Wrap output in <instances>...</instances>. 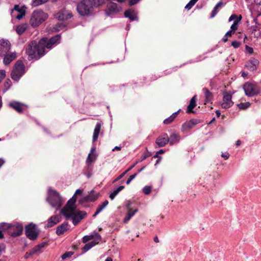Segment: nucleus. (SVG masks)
Returning <instances> with one entry per match:
<instances>
[{"instance_id":"f257e3e1","label":"nucleus","mask_w":261,"mask_h":261,"mask_svg":"<svg viewBox=\"0 0 261 261\" xmlns=\"http://www.w3.org/2000/svg\"><path fill=\"white\" fill-rule=\"evenodd\" d=\"M61 36L57 35L49 39L42 38L38 42H31L26 48V54L28 56L29 60H39L46 54V49H50L53 45L60 41Z\"/></svg>"},{"instance_id":"f03ea898","label":"nucleus","mask_w":261,"mask_h":261,"mask_svg":"<svg viewBox=\"0 0 261 261\" xmlns=\"http://www.w3.org/2000/svg\"><path fill=\"white\" fill-rule=\"evenodd\" d=\"M104 0H82L77 5L76 10L81 16L91 14L94 7L99 6L103 4Z\"/></svg>"},{"instance_id":"7ed1b4c3","label":"nucleus","mask_w":261,"mask_h":261,"mask_svg":"<svg viewBox=\"0 0 261 261\" xmlns=\"http://www.w3.org/2000/svg\"><path fill=\"white\" fill-rule=\"evenodd\" d=\"M0 229L7 231L13 237H17L22 234L23 227L22 224L17 222L13 223L3 222L0 223Z\"/></svg>"},{"instance_id":"20e7f679","label":"nucleus","mask_w":261,"mask_h":261,"mask_svg":"<svg viewBox=\"0 0 261 261\" xmlns=\"http://www.w3.org/2000/svg\"><path fill=\"white\" fill-rule=\"evenodd\" d=\"M48 14L41 9L34 10L32 14L30 23L35 28L38 27L48 18Z\"/></svg>"},{"instance_id":"39448f33","label":"nucleus","mask_w":261,"mask_h":261,"mask_svg":"<svg viewBox=\"0 0 261 261\" xmlns=\"http://www.w3.org/2000/svg\"><path fill=\"white\" fill-rule=\"evenodd\" d=\"M47 201L53 207L58 209L61 207L62 204V197L59 193L55 190H49Z\"/></svg>"},{"instance_id":"423d86ee","label":"nucleus","mask_w":261,"mask_h":261,"mask_svg":"<svg viewBox=\"0 0 261 261\" xmlns=\"http://www.w3.org/2000/svg\"><path fill=\"white\" fill-rule=\"evenodd\" d=\"M24 68V65L21 60L16 61L11 73V78L15 81H18L25 72Z\"/></svg>"},{"instance_id":"0eeeda50","label":"nucleus","mask_w":261,"mask_h":261,"mask_svg":"<svg viewBox=\"0 0 261 261\" xmlns=\"http://www.w3.org/2000/svg\"><path fill=\"white\" fill-rule=\"evenodd\" d=\"M243 88L246 95L248 97L257 95L260 93V89L255 84L246 82L244 84Z\"/></svg>"},{"instance_id":"6e6552de","label":"nucleus","mask_w":261,"mask_h":261,"mask_svg":"<svg viewBox=\"0 0 261 261\" xmlns=\"http://www.w3.org/2000/svg\"><path fill=\"white\" fill-rule=\"evenodd\" d=\"M25 234L30 240L33 241L36 240L39 235L36 225L32 222L30 223L25 226Z\"/></svg>"},{"instance_id":"1a4fd4ad","label":"nucleus","mask_w":261,"mask_h":261,"mask_svg":"<svg viewBox=\"0 0 261 261\" xmlns=\"http://www.w3.org/2000/svg\"><path fill=\"white\" fill-rule=\"evenodd\" d=\"M75 202H73V201H71V200L69 199L68 201L66 206L62 209L61 213L66 219H69L70 218L71 214L75 211Z\"/></svg>"},{"instance_id":"9d476101","label":"nucleus","mask_w":261,"mask_h":261,"mask_svg":"<svg viewBox=\"0 0 261 261\" xmlns=\"http://www.w3.org/2000/svg\"><path fill=\"white\" fill-rule=\"evenodd\" d=\"M231 99L232 94L230 92H224L223 93V102L221 104L222 108L227 109L231 107L233 104Z\"/></svg>"},{"instance_id":"9b49d317","label":"nucleus","mask_w":261,"mask_h":261,"mask_svg":"<svg viewBox=\"0 0 261 261\" xmlns=\"http://www.w3.org/2000/svg\"><path fill=\"white\" fill-rule=\"evenodd\" d=\"M87 215L86 213L83 211H78L71 214V218L72 219V223L74 225H76L79 223L84 218L85 216Z\"/></svg>"},{"instance_id":"f8f14e48","label":"nucleus","mask_w":261,"mask_h":261,"mask_svg":"<svg viewBox=\"0 0 261 261\" xmlns=\"http://www.w3.org/2000/svg\"><path fill=\"white\" fill-rule=\"evenodd\" d=\"M11 48V43L8 40H0V57L8 53Z\"/></svg>"},{"instance_id":"ddd939ff","label":"nucleus","mask_w":261,"mask_h":261,"mask_svg":"<svg viewBox=\"0 0 261 261\" xmlns=\"http://www.w3.org/2000/svg\"><path fill=\"white\" fill-rule=\"evenodd\" d=\"M200 122L201 121L199 119H192L182 125L181 130L182 132H187Z\"/></svg>"},{"instance_id":"4468645a","label":"nucleus","mask_w":261,"mask_h":261,"mask_svg":"<svg viewBox=\"0 0 261 261\" xmlns=\"http://www.w3.org/2000/svg\"><path fill=\"white\" fill-rule=\"evenodd\" d=\"M169 141V137L166 133H163L156 139L155 143L158 147H164Z\"/></svg>"},{"instance_id":"2eb2a0df","label":"nucleus","mask_w":261,"mask_h":261,"mask_svg":"<svg viewBox=\"0 0 261 261\" xmlns=\"http://www.w3.org/2000/svg\"><path fill=\"white\" fill-rule=\"evenodd\" d=\"M9 106L20 114L22 113L25 109L24 108L27 107L25 104L17 101L10 102Z\"/></svg>"},{"instance_id":"dca6fc26","label":"nucleus","mask_w":261,"mask_h":261,"mask_svg":"<svg viewBox=\"0 0 261 261\" xmlns=\"http://www.w3.org/2000/svg\"><path fill=\"white\" fill-rule=\"evenodd\" d=\"M101 238L100 235L97 232L95 233V240L86 244L83 248V250L85 252L88 251L89 249H90L91 248H92L95 245L97 244L99 242V241L101 240Z\"/></svg>"},{"instance_id":"f3484780","label":"nucleus","mask_w":261,"mask_h":261,"mask_svg":"<svg viewBox=\"0 0 261 261\" xmlns=\"http://www.w3.org/2000/svg\"><path fill=\"white\" fill-rule=\"evenodd\" d=\"M61 220L60 217L58 215H54L50 217L47 220L46 225H45V228L51 227L58 223Z\"/></svg>"},{"instance_id":"a211bd4d","label":"nucleus","mask_w":261,"mask_h":261,"mask_svg":"<svg viewBox=\"0 0 261 261\" xmlns=\"http://www.w3.org/2000/svg\"><path fill=\"white\" fill-rule=\"evenodd\" d=\"M259 64L258 60L255 58H251L246 64V67L250 71H254L257 69V66Z\"/></svg>"},{"instance_id":"6ab92c4d","label":"nucleus","mask_w":261,"mask_h":261,"mask_svg":"<svg viewBox=\"0 0 261 261\" xmlns=\"http://www.w3.org/2000/svg\"><path fill=\"white\" fill-rule=\"evenodd\" d=\"M98 195L97 194H94V191H92L90 194L83 197L80 200L79 202L81 204L87 202L88 201L94 202L98 198Z\"/></svg>"},{"instance_id":"aec40b11","label":"nucleus","mask_w":261,"mask_h":261,"mask_svg":"<svg viewBox=\"0 0 261 261\" xmlns=\"http://www.w3.org/2000/svg\"><path fill=\"white\" fill-rule=\"evenodd\" d=\"M3 62L5 65L9 64L12 61L16 58V53H7L3 56Z\"/></svg>"},{"instance_id":"412c9836","label":"nucleus","mask_w":261,"mask_h":261,"mask_svg":"<svg viewBox=\"0 0 261 261\" xmlns=\"http://www.w3.org/2000/svg\"><path fill=\"white\" fill-rule=\"evenodd\" d=\"M124 15L125 17L128 18L131 21L138 20L137 14L134 10L128 9L125 10Z\"/></svg>"},{"instance_id":"4be33fe9","label":"nucleus","mask_w":261,"mask_h":261,"mask_svg":"<svg viewBox=\"0 0 261 261\" xmlns=\"http://www.w3.org/2000/svg\"><path fill=\"white\" fill-rule=\"evenodd\" d=\"M68 223L64 222L62 224L59 225L56 229V234L58 236H61L68 229Z\"/></svg>"},{"instance_id":"5701e85b","label":"nucleus","mask_w":261,"mask_h":261,"mask_svg":"<svg viewBox=\"0 0 261 261\" xmlns=\"http://www.w3.org/2000/svg\"><path fill=\"white\" fill-rule=\"evenodd\" d=\"M180 139V137L178 134L173 133L170 135V137H169V141L168 143H169L171 145H172L178 143Z\"/></svg>"},{"instance_id":"b1692460","label":"nucleus","mask_w":261,"mask_h":261,"mask_svg":"<svg viewBox=\"0 0 261 261\" xmlns=\"http://www.w3.org/2000/svg\"><path fill=\"white\" fill-rule=\"evenodd\" d=\"M202 91L204 94L205 102H210L212 101L214 98L213 93L207 88H203Z\"/></svg>"},{"instance_id":"393cba45","label":"nucleus","mask_w":261,"mask_h":261,"mask_svg":"<svg viewBox=\"0 0 261 261\" xmlns=\"http://www.w3.org/2000/svg\"><path fill=\"white\" fill-rule=\"evenodd\" d=\"M196 105V96L195 95L190 100V103L187 107V113H194V111H193L192 110L195 107Z\"/></svg>"},{"instance_id":"a878e982","label":"nucleus","mask_w":261,"mask_h":261,"mask_svg":"<svg viewBox=\"0 0 261 261\" xmlns=\"http://www.w3.org/2000/svg\"><path fill=\"white\" fill-rule=\"evenodd\" d=\"M101 125L100 122H97L96 123L93 135V142H95L97 140V138L100 133Z\"/></svg>"},{"instance_id":"bb28decb","label":"nucleus","mask_w":261,"mask_h":261,"mask_svg":"<svg viewBox=\"0 0 261 261\" xmlns=\"http://www.w3.org/2000/svg\"><path fill=\"white\" fill-rule=\"evenodd\" d=\"M180 110H181L179 109L177 112L173 113L170 117H169L168 118L165 119L164 120V123L165 124H170L171 123H172L173 121V120L175 119V118L177 117V115L178 114V113Z\"/></svg>"},{"instance_id":"cd10ccee","label":"nucleus","mask_w":261,"mask_h":261,"mask_svg":"<svg viewBox=\"0 0 261 261\" xmlns=\"http://www.w3.org/2000/svg\"><path fill=\"white\" fill-rule=\"evenodd\" d=\"M71 16H72L71 14L69 13V14L66 15L63 12H60L56 15V18H57L58 20H64L68 19V18H71Z\"/></svg>"},{"instance_id":"c85d7f7f","label":"nucleus","mask_w":261,"mask_h":261,"mask_svg":"<svg viewBox=\"0 0 261 261\" xmlns=\"http://www.w3.org/2000/svg\"><path fill=\"white\" fill-rule=\"evenodd\" d=\"M109 201L107 200H106L101 204H100L98 206L96 212L93 215V217H96L99 213H100L102 210L108 204Z\"/></svg>"},{"instance_id":"c756f323","label":"nucleus","mask_w":261,"mask_h":261,"mask_svg":"<svg viewBox=\"0 0 261 261\" xmlns=\"http://www.w3.org/2000/svg\"><path fill=\"white\" fill-rule=\"evenodd\" d=\"M27 24H22L16 28V31L18 34L21 35L27 30Z\"/></svg>"},{"instance_id":"7c9ffc66","label":"nucleus","mask_w":261,"mask_h":261,"mask_svg":"<svg viewBox=\"0 0 261 261\" xmlns=\"http://www.w3.org/2000/svg\"><path fill=\"white\" fill-rule=\"evenodd\" d=\"M124 189V186H120L117 189L115 190L112 193H111L109 196L111 200L114 199L116 196L123 189Z\"/></svg>"},{"instance_id":"2f4dec72","label":"nucleus","mask_w":261,"mask_h":261,"mask_svg":"<svg viewBox=\"0 0 261 261\" xmlns=\"http://www.w3.org/2000/svg\"><path fill=\"white\" fill-rule=\"evenodd\" d=\"M223 5V3L221 1L217 3L211 14V18H213L217 14V10L218 8L221 7Z\"/></svg>"},{"instance_id":"473e14b6","label":"nucleus","mask_w":261,"mask_h":261,"mask_svg":"<svg viewBox=\"0 0 261 261\" xmlns=\"http://www.w3.org/2000/svg\"><path fill=\"white\" fill-rule=\"evenodd\" d=\"M95 151V148L93 147L91 149L90 152L89 153L87 161H89L90 162H93L96 159V156L95 155H92L94 152Z\"/></svg>"},{"instance_id":"72a5a7b5","label":"nucleus","mask_w":261,"mask_h":261,"mask_svg":"<svg viewBox=\"0 0 261 261\" xmlns=\"http://www.w3.org/2000/svg\"><path fill=\"white\" fill-rule=\"evenodd\" d=\"M237 106L240 110H245L250 106V103L249 102H241L237 104Z\"/></svg>"},{"instance_id":"f704fd0d","label":"nucleus","mask_w":261,"mask_h":261,"mask_svg":"<svg viewBox=\"0 0 261 261\" xmlns=\"http://www.w3.org/2000/svg\"><path fill=\"white\" fill-rule=\"evenodd\" d=\"M26 8H27L26 7L24 6L20 7L19 5H15L14 6V9L13 10H12V11H16L19 12V13H22L23 12L25 13Z\"/></svg>"},{"instance_id":"c9c22d12","label":"nucleus","mask_w":261,"mask_h":261,"mask_svg":"<svg viewBox=\"0 0 261 261\" xmlns=\"http://www.w3.org/2000/svg\"><path fill=\"white\" fill-rule=\"evenodd\" d=\"M241 19L242 16L240 15L239 19H237V20H234L233 24L231 25V30L235 32V31L238 29L239 22L241 21Z\"/></svg>"},{"instance_id":"e433bc0d","label":"nucleus","mask_w":261,"mask_h":261,"mask_svg":"<svg viewBox=\"0 0 261 261\" xmlns=\"http://www.w3.org/2000/svg\"><path fill=\"white\" fill-rule=\"evenodd\" d=\"M117 6L116 4L112 3L108 6V10L110 12L114 13L117 11Z\"/></svg>"},{"instance_id":"4c0bfd02","label":"nucleus","mask_w":261,"mask_h":261,"mask_svg":"<svg viewBox=\"0 0 261 261\" xmlns=\"http://www.w3.org/2000/svg\"><path fill=\"white\" fill-rule=\"evenodd\" d=\"M93 239L95 240V234L90 236H85L83 238V242L86 243Z\"/></svg>"},{"instance_id":"58836bf2","label":"nucleus","mask_w":261,"mask_h":261,"mask_svg":"<svg viewBox=\"0 0 261 261\" xmlns=\"http://www.w3.org/2000/svg\"><path fill=\"white\" fill-rule=\"evenodd\" d=\"M12 82L11 81L8 79L6 80V81L4 83V87L5 89L4 90V93L7 90H8L10 87L11 86Z\"/></svg>"},{"instance_id":"ea45409f","label":"nucleus","mask_w":261,"mask_h":261,"mask_svg":"<svg viewBox=\"0 0 261 261\" xmlns=\"http://www.w3.org/2000/svg\"><path fill=\"white\" fill-rule=\"evenodd\" d=\"M48 0H33L34 6H38L47 2Z\"/></svg>"},{"instance_id":"a19ab883","label":"nucleus","mask_w":261,"mask_h":261,"mask_svg":"<svg viewBox=\"0 0 261 261\" xmlns=\"http://www.w3.org/2000/svg\"><path fill=\"white\" fill-rule=\"evenodd\" d=\"M151 191V187L149 186H146L143 188V192L145 195H148Z\"/></svg>"},{"instance_id":"79ce46f5","label":"nucleus","mask_w":261,"mask_h":261,"mask_svg":"<svg viewBox=\"0 0 261 261\" xmlns=\"http://www.w3.org/2000/svg\"><path fill=\"white\" fill-rule=\"evenodd\" d=\"M73 252L71 251L66 252L61 256V258L62 259L64 260L67 258L71 257L73 255Z\"/></svg>"},{"instance_id":"37998d69","label":"nucleus","mask_w":261,"mask_h":261,"mask_svg":"<svg viewBox=\"0 0 261 261\" xmlns=\"http://www.w3.org/2000/svg\"><path fill=\"white\" fill-rule=\"evenodd\" d=\"M126 173H127V171L123 172L122 173H121L120 175H119L116 178H115L113 181V183H115V182H117V181H118L119 180H120V179H121L125 175V174Z\"/></svg>"},{"instance_id":"c03bdc74","label":"nucleus","mask_w":261,"mask_h":261,"mask_svg":"<svg viewBox=\"0 0 261 261\" xmlns=\"http://www.w3.org/2000/svg\"><path fill=\"white\" fill-rule=\"evenodd\" d=\"M137 174H138V173H137L133 175H130L129 176V177L128 178V179L126 180V184L127 185H129L130 184V182H131V181L136 177Z\"/></svg>"},{"instance_id":"a18cd8bd","label":"nucleus","mask_w":261,"mask_h":261,"mask_svg":"<svg viewBox=\"0 0 261 261\" xmlns=\"http://www.w3.org/2000/svg\"><path fill=\"white\" fill-rule=\"evenodd\" d=\"M240 45H241V42H240L239 41H234L232 42V43H231V45L234 48H237L239 47Z\"/></svg>"},{"instance_id":"49530a36","label":"nucleus","mask_w":261,"mask_h":261,"mask_svg":"<svg viewBox=\"0 0 261 261\" xmlns=\"http://www.w3.org/2000/svg\"><path fill=\"white\" fill-rule=\"evenodd\" d=\"M35 254L34 253H33V251L32 250H31L29 252H26L25 253V255L24 256V258L25 259H28L29 258L30 256H31L32 255Z\"/></svg>"},{"instance_id":"de8ad7c7","label":"nucleus","mask_w":261,"mask_h":261,"mask_svg":"<svg viewBox=\"0 0 261 261\" xmlns=\"http://www.w3.org/2000/svg\"><path fill=\"white\" fill-rule=\"evenodd\" d=\"M6 76V72L5 70H0V83Z\"/></svg>"},{"instance_id":"09e8293b","label":"nucleus","mask_w":261,"mask_h":261,"mask_svg":"<svg viewBox=\"0 0 261 261\" xmlns=\"http://www.w3.org/2000/svg\"><path fill=\"white\" fill-rule=\"evenodd\" d=\"M245 49H246V51L248 53H249V54H251L253 52V48L249 46L248 45H246Z\"/></svg>"},{"instance_id":"8fccbe9b","label":"nucleus","mask_w":261,"mask_h":261,"mask_svg":"<svg viewBox=\"0 0 261 261\" xmlns=\"http://www.w3.org/2000/svg\"><path fill=\"white\" fill-rule=\"evenodd\" d=\"M140 0H128V5L130 6L135 5L139 3Z\"/></svg>"},{"instance_id":"3c124183","label":"nucleus","mask_w":261,"mask_h":261,"mask_svg":"<svg viewBox=\"0 0 261 261\" xmlns=\"http://www.w3.org/2000/svg\"><path fill=\"white\" fill-rule=\"evenodd\" d=\"M6 246L4 244H0V256L5 252Z\"/></svg>"},{"instance_id":"603ef678","label":"nucleus","mask_w":261,"mask_h":261,"mask_svg":"<svg viewBox=\"0 0 261 261\" xmlns=\"http://www.w3.org/2000/svg\"><path fill=\"white\" fill-rule=\"evenodd\" d=\"M33 253L36 254L41 252V250L39 248L38 245L35 246L32 249Z\"/></svg>"},{"instance_id":"864d4df0","label":"nucleus","mask_w":261,"mask_h":261,"mask_svg":"<svg viewBox=\"0 0 261 261\" xmlns=\"http://www.w3.org/2000/svg\"><path fill=\"white\" fill-rule=\"evenodd\" d=\"M237 19H239V18L238 17V16L236 14H233L230 16L228 20L229 21H231L233 20H236Z\"/></svg>"},{"instance_id":"5fc2aeb1","label":"nucleus","mask_w":261,"mask_h":261,"mask_svg":"<svg viewBox=\"0 0 261 261\" xmlns=\"http://www.w3.org/2000/svg\"><path fill=\"white\" fill-rule=\"evenodd\" d=\"M137 209H136L134 211H129L128 213H127V215L129 216V217L132 218L135 214V213L137 212Z\"/></svg>"},{"instance_id":"6e6d98bb","label":"nucleus","mask_w":261,"mask_h":261,"mask_svg":"<svg viewBox=\"0 0 261 261\" xmlns=\"http://www.w3.org/2000/svg\"><path fill=\"white\" fill-rule=\"evenodd\" d=\"M194 5L189 2L185 6V8L188 10H190Z\"/></svg>"},{"instance_id":"4d7b16f0","label":"nucleus","mask_w":261,"mask_h":261,"mask_svg":"<svg viewBox=\"0 0 261 261\" xmlns=\"http://www.w3.org/2000/svg\"><path fill=\"white\" fill-rule=\"evenodd\" d=\"M221 156L224 158L225 160H227L229 157V154L227 152L222 153Z\"/></svg>"},{"instance_id":"13d9d810","label":"nucleus","mask_w":261,"mask_h":261,"mask_svg":"<svg viewBox=\"0 0 261 261\" xmlns=\"http://www.w3.org/2000/svg\"><path fill=\"white\" fill-rule=\"evenodd\" d=\"M47 243L46 242H42L37 245L38 246L39 248L41 250L42 248H44L46 245H47Z\"/></svg>"},{"instance_id":"bf43d9fd","label":"nucleus","mask_w":261,"mask_h":261,"mask_svg":"<svg viewBox=\"0 0 261 261\" xmlns=\"http://www.w3.org/2000/svg\"><path fill=\"white\" fill-rule=\"evenodd\" d=\"M56 28H55L56 31H59L60 28L63 27L62 23H58L56 24Z\"/></svg>"},{"instance_id":"052dcab7","label":"nucleus","mask_w":261,"mask_h":261,"mask_svg":"<svg viewBox=\"0 0 261 261\" xmlns=\"http://www.w3.org/2000/svg\"><path fill=\"white\" fill-rule=\"evenodd\" d=\"M25 14V13H19V14L17 15L16 16V18H17V19L18 20H20L21 19L23 16H24Z\"/></svg>"},{"instance_id":"680f3d73","label":"nucleus","mask_w":261,"mask_h":261,"mask_svg":"<svg viewBox=\"0 0 261 261\" xmlns=\"http://www.w3.org/2000/svg\"><path fill=\"white\" fill-rule=\"evenodd\" d=\"M234 33V32L232 31V30H229V31H228L226 34L225 35H226V36H227L228 37H231V35Z\"/></svg>"},{"instance_id":"e2e57ef3","label":"nucleus","mask_w":261,"mask_h":261,"mask_svg":"<svg viewBox=\"0 0 261 261\" xmlns=\"http://www.w3.org/2000/svg\"><path fill=\"white\" fill-rule=\"evenodd\" d=\"M131 218L129 217V216L127 215V216L124 219V222L126 223L127 221H128Z\"/></svg>"},{"instance_id":"0e129e2a","label":"nucleus","mask_w":261,"mask_h":261,"mask_svg":"<svg viewBox=\"0 0 261 261\" xmlns=\"http://www.w3.org/2000/svg\"><path fill=\"white\" fill-rule=\"evenodd\" d=\"M76 195H75V194L73 195V196L72 197V198L71 199H70L71 200V201H73V202H76Z\"/></svg>"},{"instance_id":"69168bd1","label":"nucleus","mask_w":261,"mask_h":261,"mask_svg":"<svg viewBox=\"0 0 261 261\" xmlns=\"http://www.w3.org/2000/svg\"><path fill=\"white\" fill-rule=\"evenodd\" d=\"M82 193V190H81V189H77L76 190L75 192V195H79V194H81Z\"/></svg>"},{"instance_id":"338daca9","label":"nucleus","mask_w":261,"mask_h":261,"mask_svg":"<svg viewBox=\"0 0 261 261\" xmlns=\"http://www.w3.org/2000/svg\"><path fill=\"white\" fill-rule=\"evenodd\" d=\"M228 38V37L226 36V35H225L222 38V41L224 42H226L228 41V38Z\"/></svg>"},{"instance_id":"774afa93","label":"nucleus","mask_w":261,"mask_h":261,"mask_svg":"<svg viewBox=\"0 0 261 261\" xmlns=\"http://www.w3.org/2000/svg\"><path fill=\"white\" fill-rule=\"evenodd\" d=\"M149 156V155L146 154H145L143 156H142L141 158V161H143V160H145L147 158H148V156Z\"/></svg>"}]
</instances>
